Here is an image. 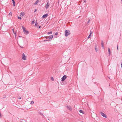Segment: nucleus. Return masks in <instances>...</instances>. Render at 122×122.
Returning <instances> with one entry per match:
<instances>
[{
  "mask_svg": "<svg viewBox=\"0 0 122 122\" xmlns=\"http://www.w3.org/2000/svg\"><path fill=\"white\" fill-rule=\"evenodd\" d=\"M70 34V31L68 30H66L65 31V36H67Z\"/></svg>",
  "mask_w": 122,
  "mask_h": 122,
  "instance_id": "nucleus-1",
  "label": "nucleus"
},
{
  "mask_svg": "<svg viewBox=\"0 0 122 122\" xmlns=\"http://www.w3.org/2000/svg\"><path fill=\"white\" fill-rule=\"evenodd\" d=\"M67 76L66 75H64L61 78V81H64L66 78Z\"/></svg>",
  "mask_w": 122,
  "mask_h": 122,
  "instance_id": "nucleus-2",
  "label": "nucleus"
},
{
  "mask_svg": "<svg viewBox=\"0 0 122 122\" xmlns=\"http://www.w3.org/2000/svg\"><path fill=\"white\" fill-rule=\"evenodd\" d=\"M101 115L103 117L105 118H107V116L106 114L104 113H103L102 112H101L100 113Z\"/></svg>",
  "mask_w": 122,
  "mask_h": 122,
  "instance_id": "nucleus-3",
  "label": "nucleus"
},
{
  "mask_svg": "<svg viewBox=\"0 0 122 122\" xmlns=\"http://www.w3.org/2000/svg\"><path fill=\"white\" fill-rule=\"evenodd\" d=\"M22 59L24 60H25L26 59V56H25V54L23 53L22 55Z\"/></svg>",
  "mask_w": 122,
  "mask_h": 122,
  "instance_id": "nucleus-4",
  "label": "nucleus"
},
{
  "mask_svg": "<svg viewBox=\"0 0 122 122\" xmlns=\"http://www.w3.org/2000/svg\"><path fill=\"white\" fill-rule=\"evenodd\" d=\"M49 5L50 4L49 3V2L48 1L46 5H45V7L46 9H47L49 7Z\"/></svg>",
  "mask_w": 122,
  "mask_h": 122,
  "instance_id": "nucleus-5",
  "label": "nucleus"
},
{
  "mask_svg": "<svg viewBox=\"0 0 122 122\" xmlns=\"http://www.w3.org/2000/svg\"><path fill=\"white\" fill-rule=\"evenodd\" d=\"M53 36L52 35H51L50 36H49V37H46V39H52L53 38Z\"/></svg>",
  "mask_w": 122,
  "mask_h": 122,
  "instance_id": "nucleus-6",
  "label": "nucleus"
},
{
  "mask_svg": "<svg viewBox=\"0 0 122 122\" xmlns=\"http://www.w3.org/2000/svg\"><path fill=\"white\" fill-rule=\"evenodd\" d=\"M48 14H46L42 16V18H46L48 16Z\"/></svg>",
  "mask_w": 122,
  "mask_h": 122,
  "instance_id": "nucleus-7",
  "label": "nucleus"
},
{
  "mask_svg": "<svg viewBox=\"0 0 122 122\" xmlns=\"http://www.w3.org/2000/svg\"><path fill=\"white\" fill-rule=\"evenodd\" d=\"M24 33L25 35H27L29 33V31L27 30H25V31H24Z\"/></svg>",
  "mask_w": 122,
  "mask_h": 122,
  "instance_id": "nucleus-8",
  "label": "nucleus"
},
{
  "mask_svg": "<svg viewBox=\"0 0 122 122\" xmlns=\"http://www.w3.org/2000/svg\"><path fill=\"white\" fill-rule=\"evenodd\" d=\"M67 108L70 111H71L72 110V108L71 107L69 106H68L67 107Z\"/></svg>",
  "mask_w": 122,
  "mask_h": 122,
  "instance_id": "nucleus-9",
  "label": "nucleus"
},
{
  "mask_svg": "<svg viewBox=\"0 0 122 122\" xmlns=\"http://www.w3.org/2000/svg\"><path fill=\"white\" fill-rule=\"evenodd\" d=\"M25 13L24 12H21L20 14V16H23L25 15Z\"/></svg>",
  "mask_w": 122,
  "mask_h": 122,
  "instance_id": "nucleus-10",
  "label": "nucleus"
},
{
  "mask_svg": "<svg viewBox=\"0 0 122 122\" xmlns=\"http://www.w3.org/2000/svg\"><path fill=\"white\" fill-rule=\"evenodd\" d=\"M13 32L15 34V37H16V32H15L14 31V29H12Z\"/></svg>",
  "mask_w": 122,
  "mask_h": 122,
  "instance_id": "nucleus-11",
  "label": "nucleus"
},
{
  "mask_svg": "<svg viewBox=\"0 0 122 122\" xmlns=\"http://www.w3.org/2000/svg\"><path fill=\"white\" fill-rule=\"evenodd\" d=\"M101 44L103 48H104V43L103 42L102 40Z\"/></svg>",
  "mask_w": 122,
  "mask_h": 122,
  "instance_id": "nucleus-12",
  "label": "nucleus"
},
{
  "mask_svg": "<svg viewBox=\"0 0 122 122\" xmlns=\"http://www.w3.org/2000/svg\"><path fill=\"white\" fill-rule=\"evenodd\" d=\"M108 51L109 52V55L110 56L111 54V52L110 49L109 48H108Z\"/></svg>",
  "mask_w": 122,
  "mask_h": 122,
  "instance_id": "nucleus-13",
  "label": "nucleus"
},
{
  "mask_svg": "<svg viewBox=\"0 0 122 122\" xmlns=\"http://www.w3.org/2000/svg\"><path fill=\"white\" fill-rule=\"evenodd\" d=\"M39 2V0H37L34 3V5H36L37 3Z\"/></svg>",
  "mask_w": 122,
  "mask_h": 122,
  "instance_id": "nucleus-14",
  "label": "nucleus"
},
{
  "mask_svg": "<svg viewBox=\"0 0 122 122\" xmlns=\"http://www.w3.org/2000/svg\"><path fill=\"white\" fill-rule=\"evenodd\" d=\"M92 34V33H90V34L89 35V36H88V38H90L91 36V34Z\"/></svg>",
  "mask_w": 122,
  "mask_h": 122,
  "instance_id": "nucleus-15",
  "label": "nucleus"
},
{
  "mask_svg": "<svg viewBox=\"0 0 122 122\" xmlns=\"http://www.w3.org/2000/svg\"><path fill=\"white\" fill-rule=\"evenodd\" d=\"M22 29L23 30V31L25 30V27H24L23 26H22Z\"/></svg>",
  "mask_w": 122,
  "mask_h": 122,
  "instance_id": "nucleus-16",
  "label": "nucleus"
},
{
  "mask_svg": "<svg viewBox=\"0 0 122 122\" xmlns=\"http://www.w3.org/2000/svg\"><path fill=\"white\" fill-rule=\"evenodd\" d=\"M13 5L14 6H15V1H13Z\"/></svg>",
  "mask_w": 122,
  "mask_h": 122,
  "instance_id": "nucleus-17",
  "label": "nucleus"
},
{
  "mask_svg": "<svg viewBox=\"0 0 122 122\" xmlns=\"http://www.w3.org/2000/svg\"><path fill=\"white\" fill-rule=\"evenodd\" d=\"M79 112H81V113H83V111L81 110H79Z\"/></svg>",
  "mask_w": 122,
  "mask_h": 122,
  "instance_id": "nucleus-18",
  "label": "nucleus"
},
{
  "mask_svg": "<svg viewBox=\"0 0 122 122\" xmlns=\"http://www.w3.org/2000/svg\"><path fill=\"white\" fill-rule=\"evenodd\" d=\"M118 121L119 122H122V118L119 119Z\"/></svg>",
  "mask_w": 122,
  "mask_h": 122,
  "instance_id": "nucleus-19",
  "label": "nucleus"
},
{
  "mask_svg": "<svg viewBox=\"0 0 122 122\" xmlns=\"http://www.w3.org/2000/svg\"><path fill=\"white\" fill-rule=\"evenodd\" d=\"M35 23V20H34L31 22V24L32 25L33 24Z\"/></svg>",
  "mask_w": 122,
  "mask_h": 122,
  "instance_id": "nucleus-20",
  "label": "nucleus"
},
{
  "mask_svg": "<svg viewBox=\"0 0 122 122\" xmlns=\"http://www.w3.org/2000/svg\"><path fill=\"white\" fill-rule=\"evenodd\" d=\"M34 103V101H32L31 102L30 104H33Z\"/></svg>",
  "mask_w": 122,
  "mask_h": 122,
  "instance_id": "nucleus-21",
  "label": "nucleus"
},
{
  "mask_svg": "<svg viewBox=\"0 0 122 122\" xmlns=\"http://www.w3.org/2000/svg\"><path fill=\"white\" fill-rule=\"evenodd\" d=\"M52 31L49 32H48V34H52Z\"/></svg>",
  "mask_w": 122,
  "mask_h": 122,
  "instance_id": "nucleus-22",
  "label": "nucleus"
},
{
  "mask_svg": "<svg viewBox=\"0 0 122 122\" xmlns=\"http://www.w3.org/2000/svg\"><path fill=\"white\" fill-rule=\"evenodd\" d=\"M18 19H20V20H21V18L20 17H19L18 16Z\"/></svg>",
  "mask_w": 122,
  "mask_h": 122,
  "instance_id": "nucleus-23",
  "label": "nucleus"
},
{
  "mask_svg": "<svg viewBox=\"0 0 122 122\" xmlns=\"http://www.w3.org/2000/svg\"><path fill=\"white\" fill-rule=\"evenodd\" d=\"M12 15V13L11 12H10V13H9V15H11V16Z\"/></svg>",
  "mask_w": 122,
  "mask_h": 122,
  "instance_id": "nucleus-24",
  "label": "nucleus"
},
{
  "mask_svg": "<svg viewBox=\"0 0 122 122\" xmlns=\"http://www.w3.org/2000/svg\"><path fill=\"white\" fill-rule=\"evenodd\" d=\"M118 45H117V50H118Z\"/></svg>",
  "mask_w": 122,
  "mask_h": 122,
  "instance_id": "nucleus-25",
  "label": "nucleus"
},
{
  "mask_svg": "<svg viewBox=\"0 0 122 122\" xmlns=\"http://www.w3.org/2000/svg\"><path fill=\"white\" fill-rule=\"evenodd\" d=\"M95 50L96 51H98L97 49L96 48V47H95Z\"/></svg>",
  "mask_w": 122,
  "mask_h": 122,
  "instance_id": "nucleus-26",
  "label": "nucleus"
},
{
  "mask_svg": "<svg viewBox=\"0 0 122 122\" xmlns=\"http://www.w3.org/2000/svg\"><path fill=\"white\" fill-rule=\"evenodd\" d=\"M51 80L52 81H54V79H53V78L52 77H51Z\"/></svg>",
  "mask_w": 122,
  "mask_h": 122,
  "instance_id": "nucleus-27",
  "label": "nucleus"
},
{
  "mask_svg": "<svg viewBox=\"0 0 122 122\" xmlns=\"http://www.w3.org/2000/svg\"><path fill=\"white\" fill-rule=\"evenodd\" d=\"M38 23H37L36 22V24H35V26H36L37 25V24H38Z\"/></svg>",
  "mask_w": 122,
  "mask_h": 122,
  "instance_id": "nucleus-28",
  "label": "nucleus"
},
{
  "mask_svg": "<svg viewBox=\"0 0 122 122\" xmlns=\"http://www.w3.org/2000/svg\"><path fill=\"white\" fill-rule=\"evenodd\" d=\"M41 26H38L37 27L38 28H41Z\"/></svg>",
  "mask_w": 122,
  "mask_h": 122,
  "instance_id": "nucleus-29",
  "label": "nucleus"
},
{
  "mask_svg": "<svg viewBox=\"0 0 122 122\" xmlns=\"http://www.w3.org/2000/svg\"><path fill=\"white\" fill-rule=\"evenodd\" d=\"M48 41V40H44L43 41L45 42V41Z\"/></svg>",
  "mask_w": 122,
  "mask_h": 122,
  "instance_id": "nucleus-30",
  "label": "nucleus"
},
{
  "mask_svg": "<svg viewBox=\"0 0 122 122\" xmlns=\"http://www.w3.org/2000/svg\"><path fill=\"white\" fill-rule=\"evenodd\" d=\"M40 114H41V115H43V114L41 113V112H39V113Z\"/></svg>",
  "mask_w": 122,
  "mask_h": 122,
  "instance_id": "nucleus-31",
  "label": "nucleus"
},
{
  "mask_svg": "<svg viewBox=\"0 0 122 122\" xmlns=\"http://www.w3.org/2000/svg\"><path fill=\"white\" fill-rule=\"evenodd\" d=\"M90 19H89L88 20V21L87 22V23H88L89 22V21H90Z\"/></svg>",
  "mask_w": 122,
  "mask_h": 122,
  "instance_id": "nucleus-32",
  "label": "nucleus"
},
{
  "mask_svg": "<svg viewBox=\"0 0 122 122\" xmlns=\"http://www.w3.org/2000/svg\"><path fill=\"white\" fill-rule=\"evenodd\" d=\"M58 33H57V32H56V33L55 34V35H57V34H58Z\"/></svg>",
  "mask_w": 122,
  "mask_h": 122,
  "instance_id": "nucleus-33",
  "label": "nucleus"
},
{
  "mask_svg": "<svg viewBox=\"0 0 122 122\" xmlns=\"http://www.w3.org/2000/svg\"><path fill=\"white\" fill-rule=\"evenodd\" d=\"M21 97H19V99H21Z\"/></svg>",
  "mask_w": 122,
  "mask_h": 122,
  "instance_id": "nucleus-34",
  "label": "nucleus"
},
{
  "mask_svg": "<svg viewBox=\"0 0 122 122\" xmlns=\"http://www.w3.org/2000/svg\"><path fill=\"white\" fill-rule=\"evenodd\" d=\"M84 3H85L86 2V0H84Z\"/></svg>",
  "mask_w": 122,
  "mask_h": 122,
  "instance_id": "nucleus-35",
  "label": "nucleus"
},
{
  "mask_svg": "<svg viewBox=\"0 0 122 122\" xmlns=\"http://www.w3.org/2000/svg\"><path fill=\"white\" fill-rule=\"evenodd\" d=\"M36 11V9H35V11H34V12H35Z\"/></svg>",
  "mask_w": 122,
  "mask_h": 122,
  "instance_id": "nucleus-36",
  "label": "nucleus"
},
{
  "mask_svg": "<svg viewBox=\"0 0 122 122\" xmlns=\"http://www.w3.org/2000/svg\"><path fill=\"white\" fill-rule=\"evenodd\" d=\"M20 47H21V48H23V47H21V46H20Z\"/></svg>",
  "mask_w": 122,
  "mask_h": 122,
  "instance_id": "nucleus-37",
  "label": "nucleus"
},
{
  "mask_svg": "<svg viewBox=\"0 0 122 122\" xmlns=\"http://www.w3.org/2000/svg\"><path fill=\"white\" fill-rule=\"evenodd\" d=\"M1 114L0 113V117H1Z\"/></svg>",
  "mask_w": 122,
  "mask_h": 122,
  "instance_id": "nucleus-38",
  "label": "nucleus"
},
{
  "mask_svg": "<svg viewBox=\"0 0 122 122\" xmlns=\"http://www.w3.org/2000/svg\"><path fill=\"white\" fill-rule=\"evenodd\" d=\"M12 0V2H13V1H14V0Z\"/></svg>",
  "mask_w": 122,
  "mask_h": 122,
  "instance_id": "nucleus-39",
  "label": "nucleus"
},
{
  "mask_svg": "<svg viewBox=\"0 0 122 122\" xmlns=\"http://www.w3.org/2000/svg\"><path fill=\"white\" fill-rule=\"evenodd\" d=\"M92 33V32H91V31H90V33Z\"/></svg>",
  "mask_w": 122,
  "mask_h": 122,
  "instance_id": "nucleus-40",
  "label": "nucleus"
},
{
  "mask_svg": "<svg viewBox=\"0 0 122 122\" xmlns=\"http://www.w3.org/2000/svg\"><path fill=\"white\" fill-rule=\"evenodd\" d=\"M20 122H24L21 121Z\"/></svg>",
  "mask_w": 122,
  "mask_h": 122,
  "instance_id": "nucleus-41",
  "label": "nucleus"
},
{
  "mask_svg": "<svg viewBox=\"0 0 122 122\" xmlns=\"http://www.w3.org/2000/svg\"><path fill=\"white\" fill-rule=\"evenodd\" d=\"M19 37H20V36H19Z\"/></svg>",
  "mask_w": 122,
  "mask_h": 122,
  "instance_id": "nucleus-42",
  "label": "nucleus"
}]
</instances>
